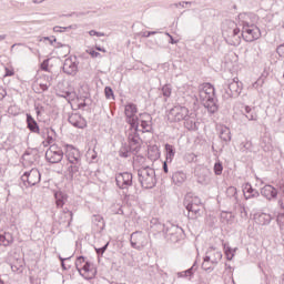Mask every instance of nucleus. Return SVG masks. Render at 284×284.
I'll use <instances>...</instances> for the list:
<instances>
[{
    "mask_svg": "<svg viewBox=\"0 0 284 284\" xmlns=\"http://www.w3.org/2000/svg\"><path fill=\"white\" fill-rule=\"evenodd\" d=\"M65 30H72V26L69 27H54L53 32H65Z\"/></svg>",
    "mask_w": 284,
    "mask_h": 284,
    "instance_id": "obj_53",
    "label": "nucleus"
},
{
    "mask_svg": "<svg viewBox=\"0 0 284 284\" xmlns=\"http://www.w3.org/2000/svg\"><path fill=\"white\" fill-rule=\"evenodd\" d=\"M162 94L165 100L170 99L172 97V84H165L162 87Z\"/></svg>",
    "mask_w": 284,
    "mask_h": 284,
    "instance_id": "obj_37",
    "label": "nucleus"
},
{
    "mask_svg": "<svg viewBox=\"0 0 284 284\" xmlns=\"http://www.w3.org/2000/svg\"><path fill=\"white\" fill-rule=\"evenodd\" d=\"M217 130L220 132V139L222 141H224L225 143H230V141H232V132L230 131V128L225 125H220Z\"/></svg>",
    "mask_w": 284,
    "mask_h": 284,
    "instance_id": "obj_23",
    "label": "nucleus"
},
{
    "mask_svg": "<svg viewBox=\"0 0 284 284\" xmlns=\"http://www.w3.org/2000/svg\"><path fill=\"white\" fill-rule=\"evenodd\" d=\"M244 112H245V114H251V112H254V109H252L251 106L246 105L244 108Z\"/></svg>",
    "mask_w": 284,
    "mask_h": 284,
    "instance_id": "obj_62",
    "label": "nucleus"
},
{
    "mask_svg": "<svg viewBox=\"0 0 284 284\" xmlns=\"http://www.w3.org/2000/svg\"><path fill=\"white\" fill-rule=\"evenodd\" d=\"M221 258H223V253L213 246L207 248L204 256V261H210L211 265H219V261H221Z\"/></svg>",
    "mask_w": 284,
    "mask_h": 284,
    "instance_id": "obj_14",
    "label": "nucleus"
},
{
    "mask_svg": "<svg viewBox=\"0 0 284 284\" xmlns=\"http://www.w3.org/2000/svg\"><path fill=\"white\" fill-rule=\"evenodd\" d=\"M27 126L30 132H33L34 134H39V124L37 123V120L32 118V115L27 114Z\"/></svg>",
    "mask_w": 284,
    "mask_h": 284,
    "instance_id": "obj_25",
    "label": "nucleus"
},
{
    "mask_svg": "<svg viewBox=\"0 0 284 284\" xmlns=\"http://www.w3.org/2000/svg\"><path fill=\"white\" fill-rule=\"evenodd\" d=\"M52 78L51 77H48V83H41L40 84V89L43 91V92H47V90H49L50 85H52Z\"/></svg>",
    "mask_w": 284,
    "mask_h": 284,
    "instance_id": "obj_49",
    "label": "nucleus"
},
{
    "mask_svg": "<svg viewBox=\"0 0 284 284\" xmlns=\"http://www.w3.org/2000/svg\"><path fill=\"white\" fill-rule=\"evenodd\" d=\"M67 159L69 163H81V154L79 153V150L77 149H71L67 153Z\"/></svg>",
    "mask_w": 284,
    "mask_h": 284,
    "instance_id": "obj_24",
    "label": "nucleus"
},
{
    "mask_svg": "<svg viewBox=\"0 0 284 284\" xmlns=\"http://www.w3.org/2000/svg\"><path fill=\"white\" fill-rule=\"evenodd\" d=\"M223 37L229 45H241V39H243L241 29Z\"/></svg>",
    "mask_w": 284,
    "mask_h": 284,
    "instance_id": "obj_19",
    "label": "nucleus"
},
{
    "mask_svg": "<svg viewBox=\"0 0 284 284\" xmlns=\"http://www.w3.org/2000/svg\"><path fill=\"white\" fill-rule=\"evenodd\" d=\"M276 52L278 57H282V59H284V44L278 45Z\"/></svg>",
    "mask_w": 284,
    "mask_h": 284,
    "instance_id": "obj_59",
    "label": "nucleus"
},
{
    "mask_svg": "<svg viewBox=\"0 0 284 284\" xmlns=\"http://www.w3.org/2000/svg\"><path fill=\"white\" fill-rule=\"evenodd\" d=\"M89 54L93 58V59H97L99 57H101V53L94 51V50H90L89 51Z\"/></svg>",
    "mask_w": 284,
    "mask_h": 284,
    "instance_id": "obj_60",
    "label": "nucleus"
},
{
    "mask_svg": "<svg viewBox=\"0 0 284 284\" xmlns=\"http://www.w3.org/2000/svg\"><path fill=\"white\" fill-rule=\"evenodd\" d=\"M21 181L24 185L32 187L38 183H41V172H39L38 169H31L22 174Z\"/></svg>",
    "mask_w": 284,
    "mask_h": 284,
    "instance_id": "obj_8",
    "label": "nucleus"
},
{
    "mask_svg": "<svg viewBox=\"0 0 284 284\" xmlns=\"http://www.w3.org/2000/svg\"><path fill=\"white\" fill-rule=\"evenodd\" d=\"M90 37H105V33L91 30L89 31Z\"/></svg>",
    "mask_w": 284,
    "mask_h": 284,
    "instance_id": "obj_58",
    "label": "nucleus"
},
{
    "mask_svg": "<svg viewBox=\"0 0 284 284\" xmlns=\"http://www.w3.org/2000/svg\"><path fill=\"white\" fill-rule=\"evenodd\" d=\"M193 274H194V265L186 271L179 272L178 277L179 278H187V276H193Z\"/></svg>",
    "mask_w": 284,
    "mask_h": 284,
    "instance_id": "obj_38",
    "label": "nucleus"
},
{
    "mask_svg": "<svg viewBox=\"0 0 284 284\" xmlns=\"http://www.w3.org/2000/svg\"><path fill=\"white\" fill-rule=\"evenodd\" d=\"M241 90H243V87L241 82H239V79H233L224 88L223 99H236V97L241 94Z\"/></svg>",
    "mask_w": 284,
    "mask_h": 284,
    "instance_id": "obj_7",
    "label": "nucleus"
},
{
    "mask_svg": "<svg viewBox=\"0 0 284 284\" xmlns=\"http://www.w3.org/2000/svg\"><path fill=\"white\" fill-rule=\"evenodd\" d=\"M131 247L141 252L148 245V236L142 231L133 232L130 236Z\"/></svg>",
    "mask_w": 284,
    "mask_h": 284,
    "instance_id": "obj_5",
    "label": "nucleus"
},
{
    "mask_svg": "<svg viewBox=\"0 0 284 284\" xmlns=\"http://www.w3.org/2000/svg\"><path fill=\"white\" fill-rule=\"evenodd\" d=\"M50 132H54V131L52 129H44L42 131L39 129L38 134H40V136H42V139H47L45 136H48L50 134Z\"/></svg>",
    "mask_w": 284,
    "mask_h": 284,
    "instance_id": "obj_51",
    "label": "nucleus"
},
{
    "mask_svg": "<svg viewBox=\"0 0 284 284\" xmlns=\"http://www.w3.org/2000/svg\"><path fill=\"white\" fill-rule=\"evenodd\" d=\"M132 179L133 176L130 172L115 174V183L120 190H128L129 187H132Z\"/></svg>",
    "mask_w": 284,
    "mask_h": 284,
    "instance_id": "obj_11",
    "label": "nucleus"
},
{
    "mask_svg": "<svg viewBox=\"0 0 284 284\" xmlns=\"http://www.w3.org/2000/svg\"><path fill=\"white\" fill-rule=\"evenodd\" d=\"M55 197V205L57 207H63L65 205V201H68V195H65L63 192L59 191L54 193Z\"/></svg>",
    "mask_w": 284,
    "mask_h": 284,
    "instance_id": "obj_30",
    "label": "nucleus"
},
{
    "mask_svg": "<svg viewBox=\"0 0 284 284\" xmlns=\"http://www.w3.org/2000/svg\"><path fill=\"white\" fill-rule=\"evenodd\" d=\"M91 263L90 262H85L84 261V264H83V266H82V268H81V272H84L85 274H88V272H90V267H91Z\"/></svg>",
    "mask_w": 284,
    "mask_h": 284,
    "instance_id": "obj_55",
    "label": "nucleus"
},
{
    "mask_svg": "<svg viewBox=\"0 0 284 284\" xmlns=\"http://www.w3.org/2000/svg\"><path fill=\"white\" fill-rule=\"evenodd\" d=\"M212 262L210 261H205V257H204V262L202 263V270H204L205 272H212L214 271V266H212Z\"/></svg>",
    "mask_w": 284,
    "mask_h": 284,
    "instance_id": "obj_42",
    "label": "nucleus"
},
{
    "mask_svg": "<svg viewBox=\"0 0 284 284\" xmlns=\"http://www.w3.org/2000/svg\"><path fill=\"white\" fill-rule=\"evenodd\" d=\"M50 59L43 60V62L40 64V69L43 70V72H50Z\"/></svg>",
    "mask_w": 284,
    "mask_h": 284,
    "instance_id": "obj_46",
    "label": "nucleus"
},
{
    "mask_svg": "<svg viewBox=\"0 0 284 284\" xmlns=\"http://www.w3.org/2000/svg\"><path fill=\"white\" fill-rule=\"evenodd\" d=\"M199 98L204 108L207 109L211 114H214L219 110L216 105V95L214 93V87L211 83H204L199 87Z\"/></svg>",
    "mask_w": 284,
    "mask_h": 284,
    "instance_id": "obj_2",
    "label": "nucleus"
},
{
    "mask_svg": "<svg viewBox=\"0 0 284 284\" xmlns=\"http://www.w3.org/2000/svg\"><path fill=\"white\" fill-rule=\"evenodd\" d=\"M4 77H14V71L6 68V74Z\"/></svg>",
    "mask_w": 284,
    "mask_h": 284,
    "instance_id": "obj_61",
    "label": "nucleus"
},
{
    "mask_svg": "<svg viewBox=\"0 0 284 284\" xmlns=\"http://www.w3.org/2000/svg\"><path fill=\"white\" fill-rule=\"evenodd\" d=\"M277 225L280 226V230H284V214L277 215Z\"/></svg>",
    "mask_w": 284,
    "mask_h": 284,
    "instance_id": "obj_52",
    "label": "nucleus"
},
{
    "mask_svg": "<svg viewBox=\"0 0 284 284\" xmlns=\"http://www.w3.org/2000/svg\"><path fill=\"white\" fill-rule=\"evenodd\" d=\"M184 128H186V130H196V119L190 115V113L184 119Z\"/></svg>",
    "mask_w": 284,
    "mask_h": 284,
    "instance_id": "obj_32",
    "label": "nucleus"
},
{
    "mask_svg": "<svg viewBox=\"0 0 284 284\" xmlns=\"http://www.w3.org/2000/svg\"><path fill=\"white\" fill-rule=\"evenodd\" d=\"M8 97V91L3 87L0 85V101H3Z\"/></svg>",
    "mask_w": 284,
    "mask_h": 284,
    "instance_id": "obj_56",
    "label": "nucleus"
},
{
    "mask_svg": "<svg viewBox=\"0 0 284 284\" xmlns=\"http://www.w3.org/2000/svg\"><path fill=\"white\" fill-rule=\"evenodd\" d=\"M138 181L144 190H152L156 185V171L150 166L138 170Z\"/></svg>",
    "mask_w": 284,
    "mask_h": 284,
    "instance_id": "obj_3",
    "label": "nucleus"
},
{
    "mask_svg": "<svg viewBox=\"0 0 284 284\" xmlns=\"http://www.w3.org/2000/svg\"><path fill=\"white\" fill-rule=\"evenodd\" d=\"M254 19H256V17L253 13H240L237 16L239 26H241V28L255 26Z\"/></svg>",
    "mask_w": 284,
    "mask_h": 284,
    "instance_id": "obj_17",
    "label": "nucleus"
},
{
    "mask_svg": "<svg viewBox=\"0 0 284 284\" xmlns=\"http://www.w3.org/2000/svg\"><path fill=\"white\" fill-rule=\"evenodd\" d=\"M136 112H139V109L134 103H129L124 106L125 122L129 124L125 135L135 146L139 145V116H136Z\"/></svg>",
    "mask_w": 284,
    "mask_h": 284,
    "instance_id": "obj_1",
    "label": "nucleus"
},
{
    "mask_svg": "<svg viewBox=\"0 0 284 284\" xmlns=\"http://www.w3.org/2000/svg\"><path fill=\"white\" fill-rule=\"evenodd\" d=\"M68 121L73 128H79L80 130H83L88 125L85 118H82L80 113H72L69 115Z\"/></svg>",
    "mask_w": 284,
    "mask_h": 284,
    "instance_id": "obj_18",
    "label": "nucleus"
},
{
    "mask_svg": "<svg viewBox=\"0 0 284 284\" xmlns=\"http://www.w3.org/2000/svg\"><path fill=\"white\" fill-rule=\"evenodd\" d=\"M45 159L49 163H61L63 161V150L52 144L45 152Z\"/></svg>",
    "mask_w": 284,
    "mask_h": 284,
    "instance_id": "obj_10",
    "label": "nucleus"
},
{
    "mask_svg": "<svg viewBox=\"0 0 284 284\" xmlns=\"http://www.w3.org/2000/svg\"><path fill=\"white\" fill-rule=\"evenodd\" d=\"M224 252H225L227 261H232L234 258V250H232V247L227 246V244H224Z\"/></svg>",
    "mask_w": 284,
    "mask_h": 284,
    "instance_id": "obj_39",
    "label": "nucleus"
},
{
    "mask_svg": "<svg viewBox=\"0 0 284 284\" xmlns=\"http://www.w3.org/2000/svg\"><path fill=\"white\" fill-rule=\"evenodd\" d=\"M189 114L190 110L186 106L176 105L170 110L168 114V120L171 123H179L181 121H184V119H187Z\"/></svg>",
    "mask_w": 284,
    "mask_h": 284,
    "instance_id": "obj_4",
    "label": "nucleus"
},
{
    "mask_svg": "<svg viewBox=\"0 0 284 284\" xmlns=\"http://www.w3.org/2000/svg\"><path fill=\"white\" fill-rule=\"evenodd\" d=\"M183 205L187 211V214H186L187 219L196 220L199 219V216H201V206L190 205V195H186L184 197Z\"/></svg>",
    "mask_w": 284,
    "mask_h": 284,
    "instance_id": "obj_12",
    "label": "nucleus"
},
{
    "mask_svg": "<svg viewBox=\"0 0 284 284\" xmlns=\"http://www.w3.org/2000/svg\"><path fill=\"white\" fill-rule=\"evenodd\" d=\"M43 112V106L39 108V106H36V114L38 116H41V113Z\"/></svg>",
    "mask_w": 284,
    "mask_h": 284,
    "instance_id": "obj_63",
    "label": "nucleus"
},
{
    "mask_svg": "<svg viewBox=\"0 0 284 284\" xmlns=\"http://www.w3.org/2000/svg\"><path fill=\"white\" fill-rule=\"evenodd\" d=\"M84 264H85V257L79 256L75 261V267H77L78 272H81V270H83Z\"/></svg>",
    "mask_w": 284,
    "mask_h": 284,
    "instance_id": "obj_41",
    "label": "nucleus"
},
{
    "mask_svg": "<svg viewBox=\"0 0 284 284\" xmlns=\"http://www.w3.org/2000/svg\"><path fill=\"white\" fill-rule=\"evenodd\" d=\"M214 174H216V176H221L223 174V163L221 161H217L214 164Z\"/></svg>",
    "mask_w": 284,
    "mask_h": 284,
    "instance_id": "obj_40",
    "label": "nucleus"
},
{
    "mask_svg": "<svg viewBox=\"0 0 284 284\" xmlns=\"http://www.w3.org/2000/svg\"><path fill=\"white\" fill-rule=\"evenodd\" d=\"M79 170H81V162L71 164L68 168L70 179H74L79 174Z\"/></svg>",
    "mask_w": 284,
    "mask_h": 284,
    "instance_id": "obj_35",
    "label": "nucleus"
},
{
    "mask_svg": "<svg viewBox=\"0 0 284 284\" xmlns=\"http://www.w3.org/2000/svg\"><path fill=\"white\" fill-rule=\"evenodd\" d=\"M185 161H187V163H194V161H196V154L194 153H186L184 155Z\"/></svg>",
    "mask_w": 284,
    "mask_h": 284,
    "instance_id": "obj_48",
    "label": "nucleus"
},
{
    "mask_svg": "<svg viewBox=\"0 0 284 284\" xmlns=\"http://www.w3.org/2000/svg\"><path fill=\"white\" fill-rule=\"evenodd\" d=\"M151 230H153V232H158V234H161V232L165 234V224H162L161 222H159L158 219H152Z\"/></svg>",
    "mask_w": 284,
    "mask_h": 284,
    "instance_id": "obj_28",
    "label": "nucleus"
},
{
    "mask_svg": "<svg viewBox=\"0 0 284 284\" xmlns=\"http://www.w3.org/2000/svg\"><path fill=\"white\" fill-rule=\"evenodd\" d=\"M62 70H63L64 74H69L71 77L77 75V72H79V67L77 65V60H72V58L65 59Z\"/></svg>",
    "mask_w": 284,
    "mask_h": 284,
    "instance_id": "obj_16",
    "label": "nucleus"
},
{
    "mask_svg": "<svg viewBox=\"0 0 284 284\" xmlns=\"http://www.w3.org/2000/svg\"><path fill=\"white\" fill-rule=\"evenodd\" d=\"M149 159L151 161H158L161 158V152L159 151V146L154 145L149 149Z\"/></svg>",
    "mask_w": 284,
    "mask_h": 284,
    "instance_id": "obj_36",
    "label": "nucleus"
},
{
    "mask_svg": "<svg viewBox=\"0 0 284 284\" xmlns=\"http://www.w3.org/2000/svg\"><path fill=\"white\" fill-rule=\"evenodd\" d=\"M108 245H110V243H106L104 246H102L100 248H95L97 254L100 256L105 254V250H108Z\"/></svg>",
    "mask_w": 284,
    "mask_h": 284,
    "instance_id": "obj_54",
    "label": "nucleus"
},
{
    "mask_svg": "<svg viewBox=\"0 0 284 284\" xmlns=\"http://www.w3.org/2000/svg\"><path fill=\"white\" fill-rule=\"evenodd\" d=\"M244 194H248V195H245L246 199H256L257 196H260V193L254 187H252V184L250 183L245 184Z\"/></svg>",
    "mask_w": 284,
    "mask_h": 284,
    "instance_id": "obj_29",
    "label": "nucleus"
},
{
    "mask_svg": "<svg viewBox=\"0 0 284 284\" xmlns=\"http://www.w3.org/2000/svg\"><path fill=\"white\" fill-rule=\"evenodd\" d=\"M255 223L258 225H270L272 223V215L267 213H256L254 214Z\"/></svg>",
    "mask_w": 284,
    "mask_h": 284,
    "instance_id": "obj_22",
    "label": "nucleus"
},
{
    "mask_svg": "<svg viewBox=\"0 0 284 284\" xmlns=\"http://www.w3.org/2000/svg\"><path fill=\"white\" fill-rule=\"evenodd\" d=\"M93 223H97V225H100V227H103V225H105V222L103 221V217L101 215H94Z\"/></svg>",
    "mask_w": 284,
    "mask_h": 284,
    "instance_id": "obj_44",
    "label": "nucleus"
},
{
    "mask_svg": "<svg viewBox=\"0 0 284 284\" xmlns=\"http://www.w3.org/2000/svg\"><path fill=\"white\" fill-rule=\"evenodd\" d=\"M165 152H166V163H172L174 155L176 154L174 145L165 144Z\"/></svg>",
    "mask_w": 284,
    "mask_h": 284,
    "instance_id": "obj_34",
    "label": "nucleus"
},
{
    "mask_svg": "<svg viewBox=\"0 0 284 284\" xmlns=\"http://www.w3.org/2000/svg\"><path fill=\"white\" fill-rule=\"evenodd\" d=\"M181 232H183V229L174 224H170V226H165V230H164V234H168L169 236H174V234H181Z\"/></svg>",
    "mask_w": 284,
    "mask_h": 284,
    "instance_id": "obj_33",
    "label": "nucleus"
},
{
    "mask_svg": "<svg viewBox=\"0 0 284 284\" xmlns=\"http://www.w3.org/2000/svg\"><path fill=\"white\" fill-rule=\"evenodd\" d=\"M236 193H237V191H236V187H234V186H230L226 190V195L230 196L231 199H232V196H236Z\"/></svg>",
    "mask_w": 284,
    "mask_h": 284,
    "instance_id": "obj_50",
    "label": "nucleus"
},
{
    "mask_svg": "<svg viewBox=\"0 0 284 284\" xmlns=\"http://www.w3.org/2000/svg\"><path fill=\"white\" fill-rule=\"evenodd\" d=\"M54 143V138L50 135V133L47 135L45 140L42 142L43 148H48V145H52Z\"/></svg>",
    "mask_w": 284,
    "mask_h": 284,
    "instance_id": "obj_45",
    "label": "nucleus"
},
{
    "mask_svg": "<svg viewBox=\"0 0 284 284\" xmlns=\"http://www.w3.org/2000/svg\"><path fill=\"white\" fill-rule=\"evenodd\" d=\"M73 216L74 214L72 211H70L68 207L63 209L58 216L59 225H62V227H70Z\"/></svg>",
    "mask_w": 284,
    "mask_h": 284,
    "instance_id": "obj_15",
    "label": "nucleus"
},
{
    "mask_svg": "<svg viewBox=\"0 0 284 284\" xmlns=\"http://www.w3.org/2000/svg\"><path fill=\"white\" fill-rule=\"evenodd\" d=\"M239 24L233 20H225L222 23V36L225 37L227 34H232V32H239Z\"/></svg>",
    "mask_w": 284,
    "mask_h": 284,
    "instance_id": "obj_20",
    "label": "nucleus"
},
{
    "mask_svg": "<svg viewBox=\"0 0 284 284\" xmlns=\"http://www.w3.org/2000/svg\"><path fill=\"white\" fill-rule=\"evenodd\" d=\"M242 39L247 43H252V41H257L261 39V29L256 27V24L242 28Z\"/></svg>",
    "mask_w": 284,
    "mask_h": 284,
    "instance_id": "obj_9",
    "label": "nucleus"
},
{
    "mask_svg": "<svg viewBox=\"0 0 284 284\" xmlns=\"http://www.w3.org/2000/svg\"><path fill=\"white\" fill-rule=\"evenodd\" d=\"M104 94L106 99H114V91L110 87H105Z\"/></svg>",
    "mask_w": 284,
    "mask_h": 284,
    "instance_id": "obj_47",
    "label": "nucleus"
},
{
    "mask_svg": "<svg viewBox=\"0 0 284 284\" xmlns=\"http://www.w3.org/2000/svg\"><path fill=\"white\" fill-rule=\"evenodd\" d=\"M128 144H124L120 148L119 155L122 156V159H128L131 154H138L141 150V136L139 135L138 145L132 144L133 140H130V136H126Z\"/></svg>",
    "mask_w": 284,
    "mask_h": 284,
    "instance_id": "obj_6",
    "label": "nucleus"
},
{
    "mask_svg": "<svg viewBox=\"0 0 284 284\" xmlns=\"http://www.w3.org/2000/svg\"><path fill=\"white\" fill-rule=\"evenodd\" d=\"M245 118H246L248 121H256V113H254V111H252L251 113H246V114H245Z\"/></svg>",
    "mask_w": 284,
    "mask_h": 284,
    "instance_id": "obj_57",
    "label": "nucleus"
},
{
    "mask_svg": "<svg viewBox=\"0 0 284 284\" xmlns=\"http://www.w3.org/2000/svg\"><path fill=\"white\" fill-rule=\"evenodd\" d=\"M258 85H263V80H257L256 82L253 83V88H258Z\"/></svg>",
    "mask_w": 284,
    "mask_h": 284,
    "instance_id": "obj_64",
    "label": "nucleus"
},
{
    "mask_svg": "<svg viewBox=\"0 0 284 284\" xmlns=\"http://www.w3.org/2000/svg\"><path fill=\"white\" fill-rule=\"evenodd\" d=\"M14 243V237L10 233L0 234V245L2 247H10Z\"/></svg>",
    "mask_w": 284,
    "mask_h": 284,
    "instance_id": "obj_27",
    "label": "nucleus"
},
{
    "mask_svg": "<svg viewBox=\"0 0 284 284\" xmlns=\"http://www.w3.org/2000/svg\"><path fill=\"white\" fill-rule=\"evenodd\" d=\"M189 203H190V205H195V206L203 205V203L201 202V197H199V196H194V197L189 196Z\"/></svg>",
    "mask_w": 284,
    "mask_h": 284,
    "instance_id": "obj_43",
    "label": "nucleus"
},
{
    "mask_svg": "<svg viewBox=\"0 0 284 284\" xmlns=\"http://www.w3.org/2000/svg\"><path fill=\"white\" fill-rule=\"evenodd\" d=\"M260 145L264 150V152H270V150H272V136L265 133L264 136L261 139Z\"/></svg>",
    "mask_w": 284,
    "mask_h": 284,
    "instance_id": "obj_26",
    "label": "nucleus"
},
{
    "mask_svg": "<svg viewBox=\"0 0 284 284\" xmlns=\"http://www.w3.org/2000/svg\"><path fill=\"white\" fill-rule=\"evenodd\" d=\"M138 123H140L141 131L138 129V132H152V115L150 113L140 114L138 118Z\"/></svg>",
    "mask_w": 284,
    "mask_h": 284,
    "instance_id": "obj_13",
    "label": "nucleus"
},
{
    "mask_svg": "<svg viewBox=\"0 0 284 284\" xmlns=\"http://www.w3.org/2000/svg\"><path fill=\"white\" fill-rule=\"evenodd\" d=\"M261 194L267 199V201H272V199H276V196H278V190L272 185H265L261 189Z\"/></svg>",
    "mask_w": 284,
    "mask_h": 284,
    "instance_id": "obj_21",
    "label": "nucleus"
},
{
    "mask_svg": "<svg viewBox=\"0 0 284 284\" xmlns=\"http://www.w3.org/2000/svg\"><path fill=\"white\" fill-rule=\"evenodd\" d=\"M185 179H187V175H185V173L181 171H178L172 175V181L173 183H175V185H181V183H185Z\"/></svg>",
    "mask_w": 284,
    "mask_h": 284,
    "instance_id": "obj_31",
    "label": "nucleus"
}]
</instances>
